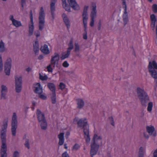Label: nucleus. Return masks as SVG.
I'll use <instances>...</instances> for the list:
<instances>
[{
    "label": "nucleus",
    "mask_w": 157,
    "mask_h": 157,
    "mask_svg": "<svg viewBox=\"0 0 157 157\" xmlns=\"http://www.w3.org/2000/svg\"><path fill=\"white\" fill-rule=\"evenodd\" d=\"M102 144L101 137L95 134L91 141L90 145L91 149L90 151V155L91 157L95 155L98 150L99 146Z\"/></svg>",
    "instance_id": "obj_1"
},
{
    "label": "nucleus",
    "mask_w": 157,
    "mask_h": 157,
    "mask_svg": "<svg viewBox=\"0 0 157 157\" xmlns=\"http://www.w3.org/2000/svg\"><path fill=\"white\" fill-rule=\"evenodd\" d=\"M78 127H81L83 129L84 137L86 142L90 141L89 135V126L86 118H82L80 119L77 123Z\"/></svg>",
    "instance_id": "obj_2"
},
{
    "label": "nucleus",
    "mask_w": 157,
    "mask_h": 157,
    "mask_svg": "<svg viewBox=\"0 0 157 157\" xmlns=\"http://www.w3.org/2000/svg\"><path fill=\"white\" fill-rule=\"evenodd\" d=\"M136 91L141 105L143 106H146L147 104L149 101V98L147 93L144 89L140 87H137Z\"/></svg>",
    "instance_id": "obj_3"
},
{
    "label": "nucleus",
    "mask_w": 157,
    "mask_h": 157,
    "mask_svg": "<svg viewBox=\"0 0 157 157\" xmlns=\"http://www.w3.org/2000/svg\"><path fill=\"white\" fill-rule=\"evenodd\" d=\"M45 15L44 10L42 7L40 8L39 17V30L41 31L43 29L45 23Z\"/></svg>",
    "instance_id": "obj_4"
},
{
    "label": "nucleus",
    "mask_w": 157,
    "mask_h": 157,
    "mask_svg": "<svg viewBox=\"0 0 157 157\" xmlns=\"http://www.w3.org/2000/svg\"><path fill=\"white\" fill-rule=\"evenodd\" d=\"M17 125V121L16 115L15 113H14L12 118L11 124V132L13 136H16Z\"/></svg>",
    "instance_id": "obj_5"
},
{
    "label": "nucleus",
    "mask_w": 157,
    "mask_h": 157,
    "mask_svg": "<svg viewBox=\"0 0 157 157\" xmlns=\"http://www.w3.org/2000/svg\"><path fill=\"white\" fill-rule=\"evenodd\" d=\"M30 24L29 25V35L31 36L33 34L34 30L33 18L32 11L31 10L30 12Z\"/></svg>",
    "instance_id": "obj_6"
},
{
    "label": "nucleus",
    "mask_w": 157,
    "mask_h": 157,
    "mask_svg": "<svg viewBox=\"0 0 157 157\" xmlns=\"http://www.w3.org/2000/svg\"><path fill=\"white\" fill-rule=\"evenodd\" d=\"M59 59V54L57 53H55L54 56L52 57L51 60V64L53 65L54 67L56 66L58 67Z\"/></svg>",
    "instance_id": "obj_7"
},
{
    "label": "nucleus",
    "mask_w": 157,
    "mask_h": 157,
    "mask_svg": "<svg viewBox=\"0 0 157 157\" xmlns=\"http://www.w3.org/2000/svg\"><path fill=\"white\" fill-rule=\"evenodd\" d=\"M7 127V121L3 122L1 130V138H6V133Z\"/></svg>",
    "instance_id": "obj_8"
},
{
    "label": "nucleus",
    "mask_w": 157,
    "mask_h": 157,
    "mask_svg": "<svg viewBox=\"0 0 157 157\" xmlns=\"http://www.w3.org/2000/svg\"><path fill=\"white\" fill-rule=\"evenodd\" d=\"M88 8V6H84L82 14L83 22V24H84V25H85V26L86 25V23H87V21L88 20L87 10Z\"/></svg>",
    "instance_id": "obj_9"
},
{
    "label": "nucleus",
    "mask_w": 157,
    "mask_h": 157,
    "mask_svg": "<svg viewBox=\"0 0 157 157\" xmlns=\"http://www.w3.org/2000/svg\"><path fill=\"white\" fill-rule=\"evenodd\" d=\"M36 115L38 121L39 122L46 120L44 114L42 113L41 111L39 109H37Z\"/></svg>",
    "instance_id": "obj_10"
},
{
    "label": "nucleus",
    "mask_w": 157,
    "mask_h": 157,
    "mask_svg": "<svg viewBox=\"0 0 157 157\" xmlns=\"http://www.w3.org/2000/svg\"><path fill=\"white\" fill-rule=\"evenodd\" d=\"M67 2L70 6L73 9L75 10L79 9V6L75 0H67Z\"/></svg>",
    "instance_id": "obj_11"
},
{
    "label": "nucleus",
    "mask_w": 157,
    "mask_h": 157,
    "mask_svg": "<svg viewBox=\"0 0 157 157\" xmlns=\"http://www.w3.org/2000/svg\"><path fill=\"white\" fill-rule=\"evenodd\" d=\"M146 129L147 132L150 135H152L154 136H155L156 135V132H155V128L153 126L150 127L147 126L146 127Z\"/></svg>",
    "instance_id": "obj_12"
},
{
    "label": "nucleus",
    "mask_w": 157,
    "mask_h": 157,
    "mask_svg": "<svg viewBox=\"0 0 157 157\" xmlns=\"http://www.w3.org/2000/svg\"><path fill=\"white\" fill-rule=\"evenodd\" d=\"M2 140V146L1 151H7V145L6 144V138H1Z\"/></svg>",
    "instance_id": "obj_13"
},
{
    "label": "nucleus",
    "mask_w": 157,
    "mask_h": 157,
    "mask_svg": "<svg viewBox=\"0 0 157 157\" xmlns=\"http://www.w3.org/2000/svg\"><path fill=\"white\" fill-rule=\"evenodd\" d=\"M56 0H52L50 4L51 13L53 18L54 15V11L55 10V4Z\"/></svg>",
    "instance_id": "obj_14"
},
{
    "label": "nucleus",
    "mask_w": 157,
    "mask_h": 157,
    "mask_svg": "<svg viewBox=\"0 0 157 157\" xmlns=\"http://www.w3.org/2000/svg\"><path fill=\"white\" fill-rule=\"evenodd\" d=\"M15 85H22V78L21 75H16L14 77Z\"/></svg>",
    "instance_id": "obj_15"
},
{
    "label": "nucleus",
    "mask_w": 157,
    "mask_h": 157,
    "mask_svg": "<svg viewBox=\"0 0 157 157\" xmlns=\"http://www.w3.org/2000/svg\"><path fill=\"white\" fill-rule=\"evenodd\" d=\"M93 7L90 14L91 18L94 19L96 16V6L95 3H93L92 5Z\"/></svg>",
    "instance_id": "obj_16"
},
{
    "label": "nucleus",
    "mask_w": 157,
    "mask_h": 157,
    "mask_svg": "<svg viewBox=\"0 0 157 157\" xmlns=\"http://www.w3.org/2000/svg\"><path fill=\"white\" fill-rule=\"evenodd\" d=\"M77 102V108L79 109L82 108L84 106L85 103L84 101L81 98H78L76 100Z\"/></svg>",
    "instance_id": "obj_17"
},
{
    "label": "nucleus",
    "mask_w": 157,
    "mask_h": 157,
    "mask_svg": "<svg viewBox=\"0 0 157 157\" xmlns=\"http://www.w3.org/2000/svg\"><path fill=\"white\" fill-rule=\"evenodd\" d=\"M150 18L151 21V26L154 28L155 26V23L157 20L154 14H151L150 16Z\"/></svg>",
    "instance_id": "obj_18"
},
{
    "label": "nucleus",
    "mask_w": 157,
    "mask_h": 157,
    "mask_svg": "<svg viewBox=\"0 0 157 157\" xmlns=\"http://www.w3.org/2000/svg\"><path fill=\"white\" fill-rule=\"evenodd\" d=\"M62 16L63 17V21L67 27V29H68L70 26L69 21L67 16L65 13H63L62 15Z\"/></svg>",
    "instance_id": "obj_19"
},
{
    "label": "nucleus",
    "mask_w": 157,
    "mask_h": 157,
    "mask_svg": "<svg viewBox=\"0 0 157 157\" xmlns=\"http://www.w3.org/2000/svg\"><path fill=\"white\" fill-rule=\"evenodd\" d=\"M64 133L62 132L60 133L58 136V137L59 139V142L58 144L60 145H62L64 142Z\"/></svg>",
    "instance_id": "obj_20"
},
{
    "label": "nucleus",
    "mask_w": 157,
    "mask_h": 157,
    "mask_svg": "<svg viewBox=\"0 0 157 157\" xmlns=\"http://www.w3.org/2000/svg\"><path fill=\"white\" fill-rule=\"evenodd\" d=\"M47 86L52 93H56V87L55 84L53 83H48Z\"/></svg>",
    "instance_id": "obj_21"
},
{
    "label": "nucleus",
    "mask_w": 157,
    "mask_h": 157,
    "mask_svg": "<svg viewBox=\"0 0 157 157\" xmlns=\"http://www.w3.org/2000/svg\"><path fill=\"white\" fill-rule=\"evenodd\" d=\"M40 49L43 53L46 54H48L50 52L48 45L45 44L42 46Z\"/></svg>",
    "instance_id": "obj_22"
},
{
    "label": "nucleus",
    "mask_w": 157,
    "mask_h": 157,
    "mask_svg": "<svg viewBox=\"0 0 157 157\" xmlns=\"http://www.w3.org/2000/svg\"><path fill=\"white\" fill-rule=\"evenodd\" d=\"M37 86L36 87L34 92L36 93L40 94L42 92V87L41 86L40 84L39 83H36Z\"/></svg>",
    "instance_id": "obj_23"
},
{
    "label": "nucleus",
    "mask_w": 157,
    "mask_h": 157,
    "mask_svg": "<svg viewBox=\"0 0 157 157\" xmlns=\"http://www.w3.org/2000/svg\"><path fill=\"white\" fill-rule=\"evenodd\" d=\"M148 69H157V63L155 61L149 62Z\"/></svg>",
    "instance_id": "obj_24"
},
{
    "label": "nucleus",
    "mask_w": 157,
    "mask_h": 157,
    "mask_svg": "<svg viewBox=\"0 0 157 157\" xmlns=\"http://www.w3.org/2000/svg\"><path fill=\"white\" fill-rule=\"evenodd\" d=\"M34 51L35 54H36L39 51V43L38 40H36L33 44Z\"/></svg>",
    "instance_id": "obj_25"
},
{
    "label": "nucleus",
    "mask_w": 157,
    "mask_h": 157,
    "mask_svg": "<svg viewBox=\"0 0 157 157\" xmlns=\"http://www.w3.org/2000/svg\"><path fill=\"white\" fill-rule=\"evenodd\" d=\"M149 72L153 78L157 79V72L155 69H149Z\"/></svg>",
    "instance_id": "obj_26"
},
{
    "label": "nucleus",
    "mask_w": 157,
    "mask_h": 157,
    "mask_svg": "<svg viewBox=\"0 0 157 157\" xmlns=\"http://www.w3.org/2000/svg\"><path fill=\"white\" fill-rule=\"evenodd\" d=\"M11 60L10 58L8 59L6 62L4 69H11Z\"/></svg>",
    "instance_id": "obj_27"
},
{
    "label": "nucleus",
    "mask_w": 157,
    "mask_h": 157,
    "mask_svg": "<svg viewBox=\"0 0 157 157\" xmlns=\"http://www.w3.org/2000/svg\"><path fill=\"white\" fill-rule=\"evenodd\" d=\"M124 13L123 15V17L124 23L125 25H126L128 21V13L127 12V10H125V9H124Z\"/></svg>",
    "instance_id": "obj_28"
},
{
    "label": "nucleus",
    "mask_w": 157,
    "mask_h": 157,
    "mask_svg": "<svg viewBox=\"0 0 157 157\" xmlns=\"http://www.w3.org/2000/svg\"><path fill=\"white\" fill-rule=\"evenodd\" d=\"M40 123L41 129L43 130H45L47 128V124L46 120L41 121Z\"/></svg>",
    "instance_id": "obj_29"
},
{
    "label": "nucleus",
    "mask_w": 157,
    "mask_h": 157,
    "mask_svg": "<svg viewBox=\"0 0 157 157\" xmlns=\"http://www.w3.org/2000/svg\"><path fill=\"white\" fill-rule=\"evenodd\" d=\"M68 48L67 49V50L68 51V52H71V50L73 48L74 46L73 44V40L72 38H71L69 42V43L68 44Z\"/></svg>",
    "instance_id": "obj_30"
},
{
    "label": "nucleus",
    "mask_w": 157,
    "mask_h": 157,
    "mask_svg": "<svg viewBox=\"0 0 157 157\" xmlns=\"http://www.w3.org/2000/svg\"><path fill=\"white\" fill-rule=\"evenodd\" d=\"M50 98L52 101V102L53 104H55L56 102V93H52L50 94Z\"/></svg>",
    "instance_id": "obj_31"
},
{
    "label": "nucleus",
    "mask_w": 157,
    "mask_h": 157,
    "mask_svg": "<svg viewBox=\"0 0 157 157\" xmlns=\"http://www.w3.org/2000/svg\"><path fill=\"white\" fill-rule=\"evenodd\" d=\"M71 52H68V51L67 50V53L65 54L63 53L62 56L60 57V59L61 60H64L65 59L68 58Z\"/></svg>",
    "instance_id": "obj_32"
},
{
    "label": "nucleus",
    "mask_w": 157,
    "mask_h": 157,
    "mask_svg": "<svg viewBox=\"0 0 157 157\" xmlns=\"http://www.w3.org/2000/svg\"><path fill=\"white\" fill-rule=\"evenodd\" d=\"M16 92L17 93L21 92L22 88V85H15Z\"/></svg>",
    "instance_id": "obj_33"
},
{
    "label": "nucleus",
    "mask_w": 157,
    "mask_h": 157,
    "mask_svg": "<svg viewBox=\"0 0 157 157\" xmlns=\"http://www.w3.org/2000/svg\"><path fill=\"white\" fill-rule=\"evenodd\" d=\"M13 25L16 27H18L21 26V24L20 21H18L16 20H14L12 22Z\"/></svg>",
    "instance_id": "obj_34"
},
{
    "label": "nucleus",
    "mask_w": 157,
    "mask_h": 157,
    "mask_svg": "<svg viewBox=\"0 0 157 157\" xmlns=\"http://www.w3.org/2000/svg\"><path fill=\"white\" fill-rule=\"evenodd\" d=\"M87 23H86V26L84 24V32L85 33L83 34V38L85 40H86L87 38V33L86 31V29H87Z\"/></svg>",
    "instance_id": "obj_35"
},
{
    "label": "nucleus",
    "mask_w": 157,
    "mask_h": 157,
    "mask_svg": "<svg viewBox=\"0 0 157 157\" xmlns=\"http://www.w3.org/2000/svg\"><path fill=\"white\" fill-rule=\"evenodd\" d=\"M62 6H63V7L64 8V9L65 10H66L68 12H70V6L68 5L67 4V3L63 4Z\"/></svg>",
    "instance_id": "obj_36"
},
{
    "label": "nucleus",
    "mask_w": 157,
    "mask_h": 157,
    "mask_svg": "<svg viewBox=\"0 0 157 157\" xmlns=\"http://www.w3.org/2000/svg\"><path fill=\"white\" fill-rule=\"evenodd\" d=\"M5 50L4 44L2 40L0 42V52H3Z\"/></svg>",
    "instance_id": "obj_37"
},
{
    "label": "nucleus",
    "mask_w": 157,
    "mask_h": 157,
    "mask_svg": "<svg viewBox=\"0 0 157 157\" xmlns=\"http://www.w3.org/2000/svg\"><path fill=\"white\" fill-rule=\"evenodd\" d=\"M2 90L1 93H6L7 91V87L4 85H2L1 86Z\"/></svg>",
    "instance_id": "obj_38"
},
{
    "label": "nucleus",
    "mask_w": 157,
    "mask_h": 157,
    "mask_svg": "<svg viewBox=\"0 0 157 157\" xmlns=\"http://www.w3.org/2000/svg\"><path fill=\"white\" fill-rule=\"evenodd\" d=\"M153 107V103L152 102H150L148 103V106L147 108V110L150 112L151 111Z\"/></svg>",
    "instance_id": "obj_39"
},
{
    "label": "nucleus",
    "mask_w": 157,
    "mask_h": 157,
    "mask_svg": "<svg viewBox=\"0 0 157 157\" xmlns=\"http://www.w3.org/2000/svg\"><path fill=\"white\" fill-rule=\"evenodd\" d=\"M152 9L154 13H157V5L153 4L152 6Z\"/></svg>",
    "instance_id": "obj_40"
},
{
    "label": "nucleus",
    "mask_w": 157,
    "mask_h": 157,
    "mask_svg": "<svg viewBox=\"0 0 157 157\" xmlns=\"http://www.w3.org/2000/svg\"><path fill=\"white\" fill-rule=\"evenodd\" d=\"M24 145L28 149H29L30 147L29 146V139H26L25 143Z\"/></svg>",
    "instance_id": "obj_41"
},
{
    "label": "nucleus",
    "mask_w": 157,
    "mask_h": 157,
    "mask_svg": "<svg viewBox=\"0 0 157 157\" xmlns=\"http://www.w3.org/2000/svg\"><path fill=\"white\" fill-rule=\"evenodd\" d=\"M40 79L42 81L47 80L48 78L47 76L45 75L44 76H43L41 75V73L39 74Z\"/></svg>",
    "instance_id": "obj_42"
},
{
    "label": "nucleus",
    "mask_w": 157,
    "mask_h": 157,
    "mask_svg": "<svg viewBox=\"0 0 157 157\" xmlns=\"http://www.w3.org/2000/svg\"><path fill=\"white\" fill-rule=\"evenodd\" d=\"M144 148L142 147H140L139 149L138 155H140V154H141L142 155H144Z\"/></svg>",
    "instance_id": "obj_43"
},
{
    "label": "nucleus",
    "mask_w": 157,
    "mask_h": 157,
    "mask_svg": "<svg viewBox=\"0 0 157 157\" xmlns=\"http://www.w3.org/2000/svg\"><path fill=\"white\" fill-rule=\"evenodd\" d=\"M108 119L110 121V123H111V124L113 126H114V122L113 120V119L112 117H110L108 118Z\"/></svg>",
    "instance_id": "obj_44"
},
{
    "label": "nucleus",
    "mask_w": 157,
    "mask_h": 157,
    "mask_svg": "<svg viewBox=\"0 0 157 157\" xmlns=\"http://www.w3.org/2000/svg\"><path fill=\"white\" fill-rule=\"evenodd\" d=\"M80 147V146L78 144H75L73 147L72 150H77Z\"/></svg>",
    "instance_id": "obj_45"
},
{
    "label": "nucleus",
    "mask_w": 157,
    "mask_h": 157,
    "mask_svg": "<svg viewBox=\"0 0 157 157\" xmlns=\"http://www.w3.org/2000/svg\"><path fill=\"white\" fill-rule=\"evenodd\" d=\"M59 87L60 89L62 90L65 88V85L63 82H60L59 85Z\"/></svg>",
    "instance_id": "obj_46"
},
{
    "label": "nucleus",
    "mask_w": 157,
    "mask_h": 157,
    "mask_svg": "<svg viewBox=\"0 0 157 157\" xmlns=\"http://www.w3.org/2000/svg\"><path fill=\"white\" fill-rule=\"evenodd\" d=\"M79 46L78 43H75V51L77 52L79 51Z\"/></svg>",
    "instance_id": "obj_47"
},
{
    "label": "nucleus",
    "mask_w": 157,
    "mask_h": 157,
    "mask_svg": "<svg viewBox=\"0 0 157 157\" xmlns=\"http://www.w3.org/2000/svg\"><path fill=\"white\" fill-rule=\"evenodd\" d=\"M122 1L123 8L124 9H125L126 10H127V6L125 0H122Z\"/></svg>",
    "instance_id": "obj_48"
},
{
    "label": "nucleus",
    "mask_w": 157,
    "mask_h": 157,
    "mask_svg": "<svg viewBox=\"0 0 157 157\" xmlns=\"http://www.w3.org/2000/svg\"><path fill=\"white\" fill-rule=\"evenodd\" d=\"M1 157H7V153L6 151L4 152L1 151Z\"/></svg>",
    "instance_id": "obj_49"
},
{
    "label": "nucleus",
    "mask_w": 157,
    "mask_h": 157,
    "mask_svg": "<svg viewBox=\"0 0 157 157\" xmlns=\"http://www.w3.org/2000/svg\"><path fill=\"white\" fill-rule=\"evenodd\" d=\"M1 99H2L3 98L4 99H5L6 98V93H1Z\"/></svg>",
    "instance_id": "obj_50"
},
{
    "label": "nucleus",
    "mask_w": 157,
    "mask_h": 157,
    "mask_svg": "<svg viewBox=\"0 0 157 157\" xmlns=\"http://www.w3.org/2000/svg\"><path fill=\"white\" fill-rule=\"evenodd\" d=\"M62 157H70L68 154L67 153V152L66 151H65L62 154Z\"/></svg>",
    "instance_id": "obj_51"
},
{
    "label": "nucleus",
    "mask_w": 157,
    "mask_h": 157,
    "mask_svg": "<svg viewBox=\"0 0 157 157\" xmlns=\"http://www.w3.org/2000/svg\"><path fill=\"white\" fill-rule=\"evenodd\" d=\"M19 153L17 151H15L13 155V157H19Z\"/></svg>",
    "instance_id": "obj_52"
},
{
    "label": "nucleus",
    "mask_w": 157,
    "mask_h": 157,
    "mask_svg": "<svg viewBox=\"0 0 157 157\" xmlns=\"http://www.w3.org/2000/svg\"><path fill=\"white\" fill-rule=\"evenodd\" d=\"M10 69H5L4 72L6 73V75L8 76L10 75Z\"/></svg>",
    "instance_id": "obj_53"
},
{
    "label": "nucleus",
    "mask_w": 157,
    "mask_h": 157,
    "mask_svg": "<svg viewBox=\"0 0 157 157\" xmlns=\"http://www.w3.org/2000/svg\"><path fill=\"white\" fill-rule=\"evenodd\" d=\"M69 64L66 61H64L63 64V66L65 67H67L69 66Z\"/></svg>",
    "instance_id": "obj_54"
},
{
    "label": "nucleus",
    "mask_w": 157,
    "mask_h": 157,
    "mask_svg": "<svg viewBox=\"0 0 157 157\" xmlns=\"http://www.w3.org/2000/svg\"><path fill=\"white\" fill-rule=\"evenodd\" d=\"M39 97L40 98L43 100H45L47 98L43 94L39 95Z\"/></svg>",
    "instance_id": "obj_55"
},
{
    "label": "nucleus",
    "mask_w": 157,
    "mask_h": 157,
    "mask_svg": "<svg viewBox=\"0 0 157 157\" xmlns=\"http://www.w3.org/2000/svg\"><path fill=\"white\" fill-rule=\"evenodd\" d=\"M94 25V19L91 18V21L90 25L91 27H93Z\"/></svg>",
    "instance_id": "obj_56"
},
{
    "label": "nucleus",
    "mask_w": 157,
    "mask_h": 157,
    "mask_svg": "<svg viewBox=\"0 0 157 157\" xmlns=\"http://www.w3.org/2000/svg\"><path fill=\"white\" fill-rule=\"evenodd\" d=\"M0 69H2V62L1 56L0 55Z\"/></svg>",
    "instance_id": "obj_57"
},
{
    "label": "nucleus",
    "mask_w": 157,
    "mask_h": 157,
    "mask_svg": "<svg viewBox=\"0 0 157 157\" xmlns=\"http://www.w3.org/2000/svg\"><path fill=\"white\" fill-rule=\"evenodd\" d=\"M35 35L36 36L37 38H38L40 36V33L39 31L35 32L34 33Z\"/></svg>",
    "instance_id": "obj_58"
},
{
    "label": "nucleus",
    "mask_w": 157,
    "mask_h": 157,
    "mask_svg": "<svg viewBox=\"0 0 157 157\" xmlns=\"http://www.w3.org/2000/svg\"><path fill=\"white\" fill-rule=\"evenodd\" d=\"M144 137L147 139H148L149 138V136L145 132L143 133Z\"/></svg>",
    "instance_id": "obj_59"
},
{
    "label": "nucleus",
    "mask_w": 157,
    "mask_h": 157,
    "mask_svg": "<svg viewBox=\"0 0 157 157\" xmlns=\"http://www.w3.org/2000/svg\"><path fill=\"white\" fill-rule=\"evenodd\" d=\"M25 3V0H21V5L22 8H23L24 4Z\"/></svg>",
    "instance_id": "obj_60"
},
{
    "label": "nucleus",
    "mask_w": 157,
    "mask_h": 157,
    "mask_svg": "<svg viewBox=\"0 0 157 157\" xmlns=\"http://www.w3.org/2000/svg\"><path fill=\"white\" fill-rule=\"evenodd\" d=\"M101 21H100L98 22V30H100L101 29Z\"/></svg>",
    "instance_id": "obj_61"
},
{
    "label": "nucleus",
    "mask_w": 157,
    "mask_h": 157,
    "mask_svg": "<svg viewBox=\"0 0 157 157\" xmlns=\"http://www.w3.org/2000/svg\"><path fill=\"white\" fill-rule=\"evenodd\" d=\"M153 157H157V149L155 150L153 153Z\"/></svg>",
    "instance_id": "obj_62"
},
{
    "label": "nucleus",
    "mask_w": 157,
    "mask_h": 157,
    "mask_svg": "<svg viewBox=\"0 0 157 157\" xmlns=\"http://www.w3.org/2000/svg\"><path fill=\"white\" fill-rule=\"evenodd\" d=\"M65 71L67 74V75H71V74H74V72L73 71H71V72L66 71Z\"/></svg>",
    "instance_id": "obj_63"
},
{
    "label": "nucleus",
    "mask_w": 157,
    "mask_h": 157,
    "mask_svg": "<svg viewBox=\"0 0 157 157\" xmlns=\"http://www.w3.org/2000/svg\"><path fill=\"white\" fill-rule=\"evenodd\" d=\"M70 133L69 132H66V134H65V137L67 139L68 138V136L70 135Z\"/></svg>",
    "instance_id": "obj_64"
}]
</instances>
